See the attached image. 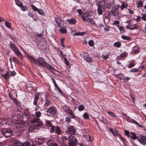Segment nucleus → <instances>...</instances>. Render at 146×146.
<instances>
[{"instance_id": "nucleus-53", "label": "nucleus", "mask_w": 146, "mask_h": 146, "mask_svg": "<svg viewBox=\"0 0 146 146\" xmlns=\"http://www.w3.org/2000/svg\"><path fill=\"white\" fill-rule=\"evenodd\" d=\"M141 18L139 16H137V18L136 19H134V20H135L137 22H139L141 21Z\"/></svg>"}, {"instance_id": "nucleus-35", "label": "nucleus", "mask_w": 146, "mask_h": 146, "mask_svg": "<svg viewBox=\"0 0 146 146\" xmlns=\"http://www.w3.org/2000/svg\"><path fill=\"white\" fill-rule=\"evenodd\" d=\"M20 7L21 10L23 11H26L28 10V7L26 6H24L22 5Z\"/></svg>"}, {"instance_id": "nucleus-42", "label": "nucleus", "mask_w": 146, "mask_h": 146, "mask_svg": "<svg viewBox=\"0 0 146 146\" xmlns=\"http://www.w3.org/2000/svg\"><path fill=\"white\" fill-rule=\"evenodd\" d=\"M46 124L48 127H52L53 125H52L51 122L49 121H48L46 122Z\"/></svg>"}, {"instance_id": "nucleus-37", "label": "nucleus", "mask_w": 146, "mask_h": 146, "mask_svg": "<svg viewBox=\"0 0 146 146\" xmlns=\"http://www.w3.org/2000/svg\"><path fill=\"white\" fill-rule=\"evenodd\" d=\"M124 134L126 135V136H127L128 137H130V136L131 133H130L128 131L126 130H125Z\"/></svg>"}, {"instance_id": "nucleus-46", "label": "nucleus", "mask_w": 146, "mask_h": 146, "mask_svg": "<svg viewBox=\"0 0 146 146\" xmlns=\"http://www.w3.org/2000/svg\"><path fill=\"white\" fill-rule=\"evenodd\" d=\"M89 46L91 47H92L94 46V41L92 40H90L88 42Z\"/></svg>"}, {"instance_id": "nucleus-3", "label": "nucleus", "mask_w": 146, "mask_h": 146, "mask_svg": "<svg viewBox=\"0 0 146 146\" xmlns=\"http://www.w3.org/2000/svg\"><path fill=\"white\" fill-rule=\"evenodd\" d=\"M11 42V41L9 44L11 48L15 52L18 57H19L21 59H22V55L19 48L15 44L12 43Z\"/></svg>"}, {"instance_id": "nucleus-10", "label": "nucleus", "mask_w": 146, "mask_h": 146, "mask_svg": "<svg viewBox=\"0 0 146 146\" xmlns=\"http://www.w3.org/2000/svg\"><path fill=\"white\" fill-rule=\"evenodd\" d=\"M12 119L17 123L18 122L21 120V115L16 113L12 115Z\"/></svg>"}, {"instance_id": "nucleus-8", "label": "nucleus", "mask_w": 146, "mask_h": 146, "mask_svg": "<svg viewBox=\"0 0 146 146\" xmlns=\"http://www.w3.org/2000/svg\"><path fill=\"white\" fill-rule=\"evenodd\" d=\"M97 11L98 14L99 15H102L103 14V11H104V5H101L100 4L97 3Z\"/></svg>"}, {"instance_id": "nucleus-49", "label": "nucleus", "mask_w": 146, "mask_h": 146, "mask_svg": "<svg viewBox=\"0 0 146 146\" xmlns=\"http://www.w3.org/2000/svg\"><path fill=\"white\" fill-rule=\"evenodd\" d=\"M41 115V113L39 111L36 112L35 113V115L37 118H38L40 117Z\"/></svg>"}, {"instance_id": "nucleus-55", "label": "nucleus", "mask_w": 146, "mask_h": 146, "mask_svg": "<svg viewBox=\"0 0 146 146\" xmlns=\"http://www.w3.org/2000/svg\"><path fill=\"white\" fill-rule=\"evenodd\" d=\"M130 122L131 123H134L136 125L137 124H138V123L137 121H136L135 120L132 119H131Z\"/></svg>"}, {"instance_id": "nucleus-25", "label": "nucleus", "mask_w": 146, "mask_h": 146, "mask_svg": "<svg viewBox=\"0 0 146 146\" xmlns=\"http://www.w3.org/2000/svg\"><path fill=\"white\" fill-rule=\"evenodd\" d=\"M106 112L108 114H109L110 115L113 117H117V116L112 111H106Z\"/></svg>"}, {"instance_id": "nucleus-11", "label": "nucleus", "mask_w": 146, "mask_h": 146, "mask_svg": "<svg viewBox=\"0 0 146 146\" xmlns=\"http://www.w3.org/2000/svg\"><path fill=\"white\" fill-rule=\"evenodd\" d=\"M57 110L55 108L53 107H49L47 110L46 112L52 115H55L56 113Z\"/></svg>"}, {"instance_id": "nucleus-54", "label": "nucleus", "mask_w": 146, "mask_h": 146, "mask_svg": "<svg viewBox=\"0 0 146 146\" xmlns=\"http://www.w3.org/2000/svg\"><path fill=\"white\" fill-rule=\"evenodd\" d=\"M130 122L131 123H134L136 125L137 124H138V123L137 121H136L135 120L132 119H131Z\"/></svg>"}, {"instance_id": "nucleus-44", "label": "nucleus", "mask_w": 146, "mask_h": 146, "mask_svg": "<svg viewBox=\"0 0 146 146\" xmlns=\"http://www.w3.org/2000/svg\"><path fill=\"white\" fill-rule=\"evenodd\" d=\"M38 118H35L32 119L30 120V122L32 123H34L37 121L39 120Z\"/></svg>"}, {"instance_id": "nucleus-34", "label": "nucleus", "mask_w": 146, "mask_h": 146, "mask_svg": "<svg viewBox=\"0 0 146 146\" xmlns=\"http://www.w3.org/2000/svg\"><path fill=\"white\" fill-rule=\"evenodd\" d=\"M15 3L19 7L22 6L23 5L22 3L19 0H17V1H15Z\"/></svg>"}, {"instance_id": "nucleus-13", "label": "nucleus", "mask_w": 146, "mask_h": 146, "mask_svg": "<svg viewBox=\"0 0 146 146\" xmlns=\"http://www.w3.org/2000/svg\"><path fill=\"white\" fill-rule=\"evenodd\" d=\"M16 127L17 128H22V129H21L22 131H24L26 129V126H25L24 124L22 123H18L17 124Z\"/></svg>"}, {"instance_id": "nucleus-51", "label": "nucleus", "mask_w": 146, "mask_h": 146, "mask_svg": "<svg viewBox=\"0 0 146 146\" xmlns=\"http://www.w3.org/2000/svg\"><path fill=\"white\" fill-rule=\"evenodd\" d=\"M113 134L115 136H118L120 134L118 133V131L115 129L113 133Z\"/></svg>"}, {"instance_id": "nucleus-60", "label": "nucleus", "mask_w": 146, "mask_h": 146, "mask_svg": "<svg viewBox=\"0 0 146 146\" xmlns=\"http://www.w3.org/2000/svg\"><path fill=\"white\" fill-rule=\"evenodd\" d=\"M28 15L30 17L33 18L34 17V16L33 13L30 12V11H28Z\"/></svg>"}, {"instance_id": "nucleus-6", "label": "nucleus", "mask_w": 146, "mask_h": 146, "mask_svg": "<svg viewBox=\"0 0 146 146\" xmlns=\"http://www.w3.org/2000/svg\"><path fill=\"white\" fill-rule=\"evenodd\" d=\"M66 132L71 136L72 135H75L76 133V129L73 126L69 125L67 127Z\"/></svg>"}, {"instance_id": "nucleus-52", "label": "nucleus", "mask_w": 146, "mask_h": 146, "mask_svg": "<svg viewBox=\"0 0 146 146\" xmlns=\"http://www.w3.org/2000/svg\"><path fill=\"white\" fill-rule=\"evenodd\" d=\"M12 60L13 61L15 62V63H18L19 62V60L15 56L13 57Z\"/></svg>"}, {"instance_id": "nucleus-57", "label": "nucleus", "mask_w": 146, "mask_h": 146, "mask_svg": "<svg viewBox=\"0 0 146 146\" xmlns=\"http://www.w3.org/2000/svg\"><path fill=\"white\" fill-rule=\"evenodd\" d=\"M16 74V73L14 71H12L10 73V76H14Z\"/></svg>"}, {"instance_id": "nucleus-45", "label": "nucleus", "mask_w": 146, "mask_h": 146, "mask_svg": "<svg viewBox=\"0 0 146 146\" xmlns=\"http://www.w3.org/2000/svg\"><path fill=\"white\" fill-rule=\"evenodd\" d=\"M84 107L83 105H80L78 107V110L79 111H82L84 110Z\"/></svg>"}, {"instance_id": "nucleus-56", "label": "nucleus", "mask_w": 146, "mask_h": 146, "mask_svg": "<svg viewBox=\"0 0 146 146\" xmlns=\"http://www.w3.org/2000/svg\"><path fill=\"white\" fill-rule=\"evenodd\" d=\"M119 31L121 32L124 33L125 32L124 29H123V27L121 26H119Z\"/></svg>"}, {"instance_id": "nucleus-58", "label": "nucleus", "mask_w": 146, "mask_h": 146, "mask_svg": "<svg viewBox=\"0 0 146 146\" xmlns=\"http://www.w3.org/2000/svg\"><path fill=\"white\" fill-rule=\"evenodd\" d=\"M141 18L142 19L145 21H146V14H143L142 16L141 17Z\"/></svg>"}, {"instance_id": "nucleus-24", "label": "nucleus", "mask_w": 146, "mask_h": 146, "mask_svg": "<svg viewBox=\"0 0 146 146\" xmlns=\"http://www.w3.org/2000/svg\"><path fill=\"white\" fill-rule=\"evenodd\" d=\"M121 38L123 39L128 41H130L131 39V38L130 36L125 35H122Z\"/></svg>"}, {"instance_id": "nucleus-5", "label": "nucleus", "mask_w": 146, "mask_h": 146, "mask_svg": "<svg viewBox=\"0 0 146 146\" xmlns=\"http://www.w3.org/2000/svg\"><path fill=\"white\" fill-rule=\"evenodd\" d=\"M1 133L6 137H9L11 136L12 134V131L9 129H3L1 131Z\"/></svg>"}, {"instance_id": "nucleus-9", "label": "nucleus", "mask_w": 146, "mask_h": 146, "mask_svg": "<svg viewBox=\"0 0 146 146\" xmlns=\"http://www.w3.org/2000/svg\"><path fill=\"white\" fill-rule=\"evenodd\" d=\"M56 141L53 138H51L47 140L46 143L48 146H58Z\"/></svg>"}, {"instance_id": "nucleus-12", "label": "nucleus", "mask_w": 146, "mask_h": 146, "mask_svg": "<svg viewBox=\"0 0 146 146\" xmlns=\"http://www.w3.org/2000/svg\"><path fill=\"white\" fill-rule=\"evenodd\" d=\"M40 95V93L39 92H37L35 94V98L33 104L36 106H37V102L39 99Z\"/></svg>"}, {"instance_id": "nucleus-26", "label": "nucleus", "mask_w": 146, "mask_h": 146, "mask_svg": "<svg viewBox=\"0 0 146 146\" xmlns=\"http://www.w3.org/2000/svg\"><path fill=\"white\" fill-rule=\"evenodd\" d=\"M67 113H69L70 115L71 118L75 119V116L74 115V113L71 109H70Z\"/></svg>"}, {"instance_id": "nucleus-21", "label": "nucleus", "mask_w": 146, "mask_h": 146, "mask_svg": "<svg viewBox=\"0 0 146 146\" xmlns=\"http://www.w3.org/2000/svg\"><path fill=\"white\" fill-rule=\"evenodd\" d=\"M2 76L6 80H8L10 78L9 72H7L5 74H1Z\"/></svg>"}, {"instance_id": "nucleus-31", "label": "nucleus", "mask_w": 146, "mask_h": 146, "mask_svg": "<svg viewBox=\"0 0 146 146\" xmlns=\"http://www.w3.org/2000/svg\"><path fill=\"white\" fill-rule=\"evenodd\" d=\"M55 22L57 23L58 25V27H61V23L59 19L56 17H55Z\"/></svg>"}, {"instance_id": "nucleus-33", "label": "nucleus", "mask_w": 146, "mask_h": 146, "mask_svg": "<svg viewBox=\"0 0 146 146\" xmlns=\"http://www.w3.org/2000/svg\"><path fill=\"white\" fill-rule=\"evenodd\" d=\"M114 46L117 48H119L121 46V43L119 41L115 42L114 44Z\"/></svg>"}, {"instance_id": "nucleus-50", "label": "nucleus", "mask_w": 146, "mask_h": 146, "mask_svg": "<svg viewBox=\"0 0 146 146\" xmlns=\"http://www.w3.org/2000/svg\"><path fill=\"white\" fill-rule=\"evenodd\" d=\"M83 117L84 118L86 119L89 118V116L87 113L86 112L84 113L83 115Z\"/></svg>"}, {"instance_id": "nucleus-32", "label": "nucleus", "mask_w": 146, "mask_h": 146, "mask_svg": "<svg viewBox=\"0 0 146 146\" xmlns=\"http://www.w3.org/2000/svg\"><path fill=\"white\" fill-rule=\"evenodd\" d=\"M131 28L130 29L131 30H133L135 29H138V27L137 26L136 24H135L133 25H131Z\"/></svg>"}, {"instance_id": "nucleus-59", "label": "nucleus", "mask_w": 146, "mask_h": 146, "mask_svg": "<svg viewBox=\"0 0 146 146\" xmlns=\"http://www.w3.org/2000/svg\"><path fill=\"white\" fill-rule=\"evenodd\" d=\"M52 80L54 84L55 87L56 88H58V86L57 84H56L55 80L53 78H52Z\"/></svg>"}, {"instance_id": "nucleus-43", "label": "nucleus", "mask_w": 146, "mask_h": 146, "mask_svg": "<svg viewBox=\"0 0 146 146\" xmlns=\"http://www.w3.org/2000/svg\"><path fill=\"white\" fill-rule=\"evenodd\" d=\"M23 146H31V143L27 141H26L22 143Z\"/></svg>"}, {"instance_id": "nucleus-61", "label": "nucleus", "mask_w": 146, "mask_h": 146, "mask_svg": "<svg viewBox=\"0 0 146 146\" xmlns=\"http://www.w3.org/2000/svg\"><path fill=\"white\" fill-rule=\"evenodd\" d=\"M84 34V33H74V35L78 36L79 35H82Z\"/></svg>"}, {"instance_id": "nucleus-64", "label": "nucleus", "mask_w": 146, "mask_h": 146, "mask_svg": "<svg viewBox=\"0 0 146 146\" xmlns=\"http://www.w3.org/2000/svg\"><path fill=\"white\" fill-rule=\"evenodd\" d=\"M126 54L127 53L125 52H123V53L120 54L119 56L121 58L124 57L126 56Z\"/></svg>"}, {"instance_id": "nucleus-23", "label": "nucleus", "mask_w": 146, "mask_h": 146, "mask_svg": "<svg viewBox=\"0 0 146 146\" xmlns=\"http://www.w3.org/2000/svg\"><path fill=\"white\" fill-rule=\"evenodd\" d=\"M114 3L113 1H111L108 3L106 6V7L108 9H110L114 5Z\"/></svg>"}, {"instance_id": "nucleus-7", "label": "nucleus", "mask_w": 146, "mask_h": 146, "mask_svg": "<svg viewBox=\"0 0 146 146\" xmlns=\"http://www.w3.org/2000/svg\"><path fill=\"white\" fill-rule=\"evenodd\" d=\"M47 138L44 137L40 136V137H36L35 139V143L37 145H40L42 144L46 141Z\"/></svg>"}, {"instance_id": "nucleus-27", "label": "nucleus", "mask_w": 146, "mask_h": 146, "mask_svg": "<svg viewBox=\"0 0 146 146\" xmlns=\"http://www.w3.org/2000/svg\"><path fill=\"white\" fill-rule=\"evenodd\" d=\"M67 113H69L70 115L71 118L75 119V116L74 115V113L71 109H70Z\"/></svg>"}, {"instance_id": "nucleus-17", "label": "nucleus", "mask_w": 146, "mask_h": 146, "mask_svg": "<svg viewBox=\"0 0 146 146\" xmlns=\"http://www.w3.org/2000/svg\"><path fill=\"white\" fill-rule=\"evenodd\" d=\"M69 146H77V140L76 139V141H72L69 140Z\"/></svg>"}, {"instance_id": "nucleus-18", "label": "nucleus", "mask_w": 146, "mask_h": 146, "mask_svg": "<svg viewBox=\"0 0 146 146\" xmlns=\"http://www.w3.org/2000/svg\"><path fill=\"white\" fill-rule=\"evenodd\" d=\"M8 124L7 119L5 118L0 119V126Z\"/></svg>"}, {"instance_id": "nucleus-29", "label": "nucleus", "mask_w": 146, "mask_h": 146, "mask_svg": "<svg viewBox=\"0 0 146 146\" xmlns=\"http://www.w3.org/2000/svg\"><path fill=\"white\" fill-rule=\"evenodd\" d=\"M20 143H21L20 141L17 139H15L13 141V146H15L19 144H20Z\"/></svg>"}, {"instance_id": "nucleus-48", "label": "nucleus", "mask_w": 146, "mask_h": 146, "mask_svg": "<svg viewBox=\"0 0 146 146\" xmlns=\"http://www.w3.org/2000/svg\"><path fill=\"white\" fill-rule=\"evenodd\" d=\"M38 13L41 15L44 16L45 15V14L43 10L41 9H38Z\"/></svg>"}, {"instance_id": "nucleus-38", "label": "nucleus", "mask_w": 146, "mask_h": 146, "mask_svg": "<svg viewBox=\"0 0 146 146\" xmlns=\"http://www.w3.org/2000/svg\"><path fill=\"white\" fill-rule=\"evenodd\" d=\"M120 6L119 5H115L113 7L112 10H114L115 11H118V9L119 8Z\"/></svg>"}, {"instance_id": "nucleus-30", "label": "nucleus", "mask_w": 146, "mask_h": 146, "mask_svg": "<svg viewBox=\"0 0 146 146\" xmlns=\"http://www.w3.org/2000/svg\"><path fill=\"white\" fill-rule=\"evenodd\" d=\"M112 13L113 15L115 17H118L119 15V12L118 11H115L114 10H112Z\"/></svg>"}, {"instance_id": "nucleus-41", "label": "nucleus", "mask_w": 146, "mask_h": 146, "mask_svg": "<svg viewBox=\"0 0 146 146\" xmlns=\"http://www.w3.org/2000/svg\"><path fill=\"white\" fill-rule=\"evenodd\" d=\"M31 6L33 10L35 11H38L39 9H38L33 4H31Z\"/></svg>"}, {"instance_id": "nucleus-16", "label": "nucleus", "mask_w": 146, "mask_h": 146, "mask_svg": "<svg viewBox=\"0 0 146 146\" xmlns=\"http://www.w3.org/2000/svg\"><path fill=\"white\" fill-rule=\"evenodd\" d=\"M48 97V96L47 95H45V103L44 105V106L45 107L48 106L52 103L50 100L47 98Z\"/></svg>"}, {"instance_id": "nucleus-63", "label": "nucleus", "mask_w": 146, "mask_h": 146, "mask_svg": "<svg viewBox=\"0 0 146 146\" xmlns=\"http://www.w3.org/2000/svg\"><path fill=\"white\" fill-rule=\"evenodd\" d=\"M92 25H94L96 27H98V26L97 25L96 23L94 22V21L93 20H92L91 21V23H90Z\"/></svg>"}, {"instance_id": "nucleus-14", "label": "nucleus", "mask_w": 146, "mask_h": 146, "mask_svg": "<svg viewBox=\"0 0 146 146\" xmlns=\"http://www.w3.org/2000/svg\"><path fill=\"white\" fill-rule=\"evenodd\" d=\"M85 54H87V52ZM83 58L86 60V61L88 63H90L92 62V59L89 56L88 54L86 55L83 56Z\"/></svg>"}, {"instance_id": "nucleus-2", "label": "nucleus", "mask_w": 146, "mask_h": 146, "mask_svg": "<svg viewBox=\"0 0 146 146\" xmlns=\"http://www.w3.org/2000/svg\"><path fill=\"white\" fill-rule=\"evenodd\" d=\"M130 137L133 140L137 139L139 141L141 144L145 145L146 144V136L145 135H143L140 137H137L134 133L131 132Z\"/></svg>"}, {"instance_id": "nucleus-40", "label": "nucleus", "mask_w": 146, "mask_h": 146, "mask_svg": "<svg viewBox=\"0 0 146 146\" xmlns=\"http://www.w3.org/2000/svg\"><path fill=\"white\" fill-rule=\"evenodd\" d=\"M60 31L62 33H66L67 32L66 29L65 28H60Z\"/></svg>"}, {"instance_id": "nucleus-19", "label": "nucleus", "mask_w": 146, "mask_h": 146, "mask_svg": "<svg viewBox=\"0 0 146 146\" xmlns=\"http://www.w3.org/2000/svg\"><path fill=\"white\" fill-rule=\"evenodd\" d=\"M70 24H75L76 23V19L74 18H72L69 19H68L66 20Z\"/></svg>"}, {"instance_id": "nucleus-20", "label": "nucleus", "mask_w": 146, "mask_h": 146, "mask_svg": "<svg viewBox=\"0 0 146 146\" xmlns=\"http://www.w3.org/2000/svg\"><path fill=\"white\" fill-rule=\"evenodd\" d=\"M44 67L48 68L49 70H55V69L51 65L48 64L47 62Z\"/></svg>"}, {"instance_id": "nucleus-47", "label": "nucleus", "mask_w": 146, "mask_h": 146, "mask_svg": "<svg viewBox=\"0 0 146 146\" xmlns=\"http://www.w3.org/2000/svg\"><path fill=\"white\" fill-rule=\"evenodd\" d=\"M65 121L68 123H69L71 121V118L69 116H67L65 118Z\"/></svg>"}, {"instance_id": "nucleus-1", "label": "nucleus", "mask_w": 146, "mask_h": 146, "mask_svg": "<svg viewBox=\"0 0 146 146\" xmlns=\"http://www.w3.org/2000/svg\"><path fill=\"white\" fill-rule=\"evenodd\" d=\"M27 57L30 60L31 63H34L39 67H44L46 62L42 57H38L37 58H35L34 56L27 54Z\"/></svg>"}, {"instance_id": "nucleus-4", "label": "nucleus", "mask_w": 146, "mask_h": 146, "mask_svg": "<svg viewBox=\"0 0 146 146\" xmlns=\"http://www.w3.org/2000/svg\"><path fill=\"white\" fill-rule=\"evenodd\" d=\"M50 131L51 133L55 132L58 135H59L62 133L60 128L58 126L53 125L50 128Z\"/></svg>"}, {"instance_id": "nucleus-39", "label": "nucleus", "mask_w": 146, "mask_h": 146, "mask_svg": "<svg viewBox=\"0 0 146 146\" xmlns=\"http://www.w3.org/2000/svg\"><path fill=\"white\" fill-rule=\"evenodd\" d=\"M137 6L138 7H142L143 6V2L141 1H139L137 3Z\"/></svg>"}, {"instance_id": "nucleus-62", "label": "nucleus", "mask_w": 146, "mask_h": 146, "mask_svg": "<svg viewBox=\"0 0 146 146\" xmlns=\"http://www.w3.org/2000/svg\"><path fill=\"white\" fill-rule=\"evenodd\" d=\"M35 125L37 126L40 127L42 125V122L40 121H38Z\"/></svg>"}, {"instance_id": "nucleus-28", "label": "nucleus", "mask_w": 146, "mask_h": 146, "mask_svg": "<svg viewBox=\"0 0 146 146\" xmlns=\"http://www.w3.org/2000/svg\"><path fill=\"white\" fill-rule=\"evenodd\" d=\"M63 109L65 112L67 113L71 109L68 106L66 105L63 107Z\"/></svg>"}, {"instance_id": "nucleus-36", "label": "nucleus", "mask_w": 146, "mask_h": 146, "mask_svg": "<svg viewBox=\"0 0 146 146\" xmlns=\"http://www.w3.org/2000/svg\"><path fill=\"white\" fill-rule=\"evenodd\" d=\"M5 25L6 27L7 28L10 29L11 27V23H9V22L6 21L5 23Z\"/></svg>"}, {"instance_id": "nucleus-22", "label": "nucleus", "mask_w": 146, "mask_h": 146, "mask_svg": "<svg viewBox=\"0 0 146 146\" xmlns=\"http://www.w3.org/2000/svg\"><path fill=\"white\" fill-rule=\"evenodd\" d=\"M127 4L126 3H125V2H123L122 3L121 6H120V9L121 10H122L124 9L127 8Z\"/></svg>"}, {"instance_id": "nucleus-15", "label": "nucleus", "mask_w": 146, "mask_h": 146, "mask_svg": "<svg viewBox=\"0 0 146 146\" xmlns=\"http://www.w3.org/2000/svg\"><path fill=\"white\" fill-rule=\"evenodd\" d=\"M23 116H25L27 119H29L31 118L30 113L29 110L26 109L24 111Z\"/></svg>"}]
</instances>
